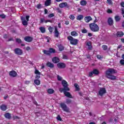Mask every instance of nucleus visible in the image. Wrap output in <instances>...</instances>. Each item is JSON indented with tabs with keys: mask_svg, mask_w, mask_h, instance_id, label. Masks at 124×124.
<instances>
[{
	"mask_svg": "<svg viewBox=\"0 0 124 124\" xmlns=\"http://www.w3.org/2000/svg\"><path fill=\"white\" fill-rule=\"evenodd\" d=\"M115 73H117V70L113 68H108L106 72V77L110 80H116V76L113 75V74Z\"/></svg>",
	"mask_w": 124,
	"mask_h": 124,
	"instance_id": "nucleus-1",
	"label": "nucleus"
},
{
	"mask_svg": "<svg viewBox=\"0 0 124 124\" xmlns=\"http://www.w3.org/2000/svg\"><path fill=\"white\" fill-rule=\"evenodd\" d=\"M89 27L91 31H93L94 32H96L99 31V27H98L97 24L94 23L90 24Z\"/></svg>",
	"mask_w": 124,
	"mask_h": 124,
	"instance_id": "nucleus-2",
	"label": "nucleus"
},
{
	"mask_svg": "<svg viewBox=\"0 0 124 124\" xmlns=\"http://www.w3.org/2000/svg\"><path fill=\"white\" fill-rule=\"evenodd\" d=\"M62 86L63 87V88H60L59 91L61 93H62L63 91L66 90V91H69V88H68V84H67V82L65 81V80H63L62 81Z\"/></svg>",
	"mask_w": 124,
	"mask_h": 124,
	"instance_id": "nucleus-3",
	"label": "nucleus"
},
{
	"mask_svg": "<svg viewBox=\"0 0 124 124\" xmlns=\"http://www.w3.org/2000/svg\"><path fill=\"white\" fill-rule=\"evenodd\" d=\"M67 39L70 41V44H72V45H77L78 44V39H75L71 36H68Z\"/></svg>",
	"mask_w": 124,
	"mask_h": 124,
	"instance_id": "nucleus-4",
	"label": "nucleus"
},
{
	"mask_svg": "<svg viewBox=\"0 0 124 124\" xmlns=\"http://www.w3.org/2000/svg\"><path fill=\"white\" fill-rule=\"evenodd\" d=\"M98 75L99 74V71L96 69H94L93 71L89 72V77H93V75Z\"/></svg>",
	"mask_w": 124,
	"mask_h": 124,
	"instance_id": "nucleus-5",
	"label": "nucleus"
},
{
	"mask_svg": "<svg viewBox=\"0 0 124 124\" xmlns=\"http://www.w3.org/2000/svg\"><path fill=\"white\" fill-rule=\"evenodd\" d=\"M60 106L64 112H69V108L64 103H62L60 104Z\"/></svg>",
	"mask_w": 124,
	"mask_h": 124,
	"instance_id": "nucleus-6",
	"label": "nucleus"
},
{
	"mask_svg": "<svg viewBox=\"0 0 124 124\" xmlns=\"http://www.w3.org/2000/svg\"><path fill=\"white\" fill-rule=\"evenodd\" d=\"M106 93V89L101 88L98 92V94L100 96H103V95Z\"/></svg>",
	"mask_w": 124,
	"mask_h": 124,
	"instance_id": "nucleus-7",
	"label": "nucleus"
},
{
	"mask_svg": "<svg viewBox=\"0 0 124 124\" xmlns=\"http://www.w3.org/2000/svg\"><path fill=\"white\" fill-rule=\"evenodd\" d=\"M69 90H63L62 92L64 94H65V96L67 97H69V98H72V95H71V94H70V93L67 92Z\"/></svg>",
	"mask_w": 124,
	"mask_h": 124,
	"instance_id": "nucleus-8",
	"label": "nucleus"
},
{
	"mask_svg": "<svg viewBox=\"0 0 124 124\" xmlns=\"http://www.w3.org/2000/svg\"><path fill=\"white\" fill-rule=\"evenodd\" d=\"M15 53L16 55H18L19 56H21L23 54V50L20 48H16L15 49Z\"/></svg>",
	"mask_w": 124,
	"mask_h": 124,
	"instance_id": "nucleus-9",
	"label": "nucleus"
},
{
	"mask_svg": "<svg viewBox=\"0 0 124 124\" xmlns=\"http://www.w3.org/2000/svg\"><path fill=\"white\" fill-rule=\"evenodd\" d=\"M54 36L55 37H59L60 35V32L58 30V27L57 26L54 27Z\"/></svg>",
	"mask_w": 124,
	"mask_h": 124,
	"instance_id": "nucleus-10",
	"label": "nucleus"
},
{
	"mask_svg": "<svg viewBox=\"0 0 124 124\" xmlns=\"http://www.w3.org/2000/svg\"><path fill=\"white\" fill-rule=\"evenodd\" d=\"M21 20L22 22V24L23 25V26H27L28 25V21L26 20V18H25V17L21 16Z\"/></svg>",
	"mask_w": 124,
	"mask_h": 124,
	"instance_id": "nucleus-11",
	"label": "nucleus"
},
{
	"mask_svg": "<svg viewBox=\"0 0 124 124\" xmlns=\"http://www.w3.org/2000/svg\"><path fill=\"white\" fill-rule=\"evenodd\" d=\"M9 75L11 77H16V76H17V72H16V71L14 70H12L11 71H10Z\"/></svg>",
	"mask_w": 124,
	"mask_h": 124,
	"instance_id": "nucleus-12",
	"label": "nucleus"
},
{
	"mask_svg": "<svg viewBox=\"0 0 124 124\" xmlns=\"http://www.w3.org/2000/svg\"><path fill=\"white\" fill-rule=\"evenodd\" d=\"M33 38L31 36H26L24 38L25 41H26V42H31L32 41Z\"/></svg>",
	"mask_w": 124,
	"mask_h": 124,
	"instance_id": "nucleus-13",
	"label": "nucleus"
},
{
	"mask_svg": "<svg viewBox=\"0 0 124 124\" xmlns=\"http://www.w3.org/2000/svg\"><path fill=\"white\" fill-rule=\"evenodd\" d=\"M59 7L61 8H63V7H68V5H67V2H62L59 4Z\"/></svg>",
	"mask_w": 124,
	"mask_h": 124,
	"instance_id": "nucleus-14",
	"label": "nucleus"
},
{
	"mask_svg": "<svg viewBox=\"0 0 124 124\" xmlns=\"http://www.w3.org/2000/svg\"><path fill=\"white\" fill-rule=\"evenodd\" d=\"M93 20V18L91 16H85L84 18V20L86 22V23H89L90 21H92Z\"/></svg>",
	"mask_w": 124,
	"mask_h": 124,
	"instance_id": "nucleus-15",
	"label": "nucleus"
},
{
	"mask_svg": "<svg viewBox=\"0 0 124 124\" xmlns=\"http://www.w3.org/2000/svg\"><path fill=\"white\" fill-rule=\"evenodd\" d=\"M57 66L59 68H64L65 67V64L64 63L60 62L57 64Z\"/></svg>",
	"mask_w": 124,
	"mask_h": 124,
	"instance_id": "nucleus-16",
	"label": "nucleus"
},
{
	"mask_svg": "<svg viewBox=\"0 0 124 124\" xmlns=\"http://www.w3.org/2000/svg\"><path fill=\"white\" fill-rule=\"evenodd\" d=\"M52 62L54 63H58V62H60V59L58 57H54L52 59Z\"/></svg>",
	"mask_w": 124,
	"mask_h": 124,
	"instance_id": "nucleus-17",
	"label": "nucleus"
},
{
	"mask_svg": "<svg viewBox=\"0 0 124 124\" xmlns=\"http://www.w3.org/2000/svg\"><path fill=\"white\" fill-rule=\"evenodd\" d=\"M86 45L88 46V50H92V49H93V46H92V43L91 42H87Z\"/></svg>",
	"mask_w": 124,
	"mask_h": 124,
	"instance_id": "nucleus-18",
	"label": "nucleus"
},
{
	"mask_svg": "<svg viewBox=\"0 0 124 124\" xmlns=\"http://www.w3.org/2000/svg\"><path fill=\"white\" fill-rule=\"evenodd\" d=\"M108 23L109 26H112L113 24V19L111 17L108 18Z\"/></svg>",
	"mask_w": 124,
	"mask_h": 124,
	"instance_id": "nucleus-19",
	"label": "nucleus"
},
{
	"mask_svg": "<svg viewBox=\"0 0 124 124\" xmlns=\"http://www.w3.org/2000/svg\"><path fill=\"white\" fill-rule=\"evenodd\" d=\"M0 108L2 111H5L7 109V107L5 105L2 104L0 106Z\"/></svg>",
	"mask_w": 124,
	"mask_h": 124,
	"instance_id": "nucleus-20",
	"label": "nucleus"
},
{
	"mask_svg": "<svg viewBox=\"0 0 124 124\" xmlns=\"http://www.w3.org/2000/svg\"><path fill=\"white\" fill-rule=\"evenodd\" d=\"M51 0H46V1L45 2V6H49L51 5Z\"/></svg>",
	"mask_w": 124,
	"mask_h": 124,
	"instance_id": "nucleus-21",
	"label": "nucleus"
},
{
	"mask_svg": "<svg viewBox=\"0 0 124 124\" xmlns=\"http://www.w3.org/2000/svg\"><path fill=\"white\" fill-rule=\"evenodd\" d=\"M46 66L50 67V68H53V67H54V64L51 63L50 62H47L46 63Z\"/></svg>",
	"mask_w": 124,
	"mask_h": 124,
	"instance_id": "nucleus-22",
	"label": "nucleus"
},
{
	"mask_svg": "<svg viewBox=\"0 0 124 124\" xmlns=\"http://www.w3.org/2000/svg\"><path fill=\"white\" fill-rule=\"evenodd\" d=\"M80 5H82V6H85L87 5V1L85 0H82L80 2Z\"/></svg>",
	"mask_w": 124,
	"mask_h": 124,
	"instance_id": "nucleus-23",
	"label": "nucleus"
},
{
	"mask_svg": "<svg viewBox=\"0 0 124 124\" xmlns=\"http://www.w3.org/2000/svg\"><path fill=\"white\" fill-rule=\"evenodd\" d=\"M84 18V16L82 15H79L78 16L77 20L78 21H81Z\"/></svg>",
	"mask_w": 124,
	"mask_h": 124,
	"instance_id": "nucleus-24",
	"label": "nucleus"
},
{
	"mask_svg": "<svg viewBox=\"0 0 124 124\" xmlns=\"http://www.w3.org/2000/svg\"><path fill=\"white\" fill-rule=\"evenodd\" d=\"M124 32L118 31L117 33V36L118 37H122V36H124Z\"/></svg>",
	"mask_w": 124,
	"mask_h": 124,
	"instance_id": "nucleus-25",
	"label": "nucleus"
},
{
	"mask_svg": "<svg viewBox=\"0 0 124 124\" xmlns=\"http://www.w3.org/2000/svg\"><path fill=\"white\" fill-rule=\"evenodd\" d=\"M71 35L72 36H78V33L76 31L71 32Z\"/></svg>",
	"mask_w": 124,
	"mask_h": 124,
	"instance_id": "nucleus-26",
	"label": "nucleus"
},
{
	"mask_svg": "<svg viewBox=\"0 0 124 124\" xmlns=\"http://www.w3.org/2000/svg\"><path fill=\"white\" fill-rule=\"evenodd\" d=\"M4 117H6V119H11V115L9 113L5 114Z\"/></svg>",
	"mask_w": 124,
	"mask_h": 124,
	"instance_id": "nucleus-27",
	"label": "nucleus"
},
{
	"mask_svg": "<svg viewBox=\"0 0 124 124\" xmlns=\"http://www.w3.org/2000/svg\"><path fill=\"white\" fill-rule=\"evenodd\" d=\"M39 30L41 31V32H42V33H45L46 29L45 27H41L39 28Z\"/></svg>",
	"mask_w": 124,
	"mask_h": 124,
	"instance_id": "nucleus-28",
	"label": "nucleus"
},
{
	"mask_svg": "<svg viewBox=\"0 0 124 124\" xmlns=\"http://www.w3.org/2000/svg\"><path fill=\"white\" fill-rule=\"evenodd\" d=\"M34 83L37 86H39V85H40V80H39L38 79H35L34 80Z\"/></svg>",
	"mask_w": 124,
	"mask_h": 124,
	"instance_id": "nucleus-29",
	"label": "nucleus"
},
{
	"mask_svg": "<svg viewBox=\"0 0 124 124\" xmlns=\"http://www.w3.org/2000/svg\"><path fill=\"white\" fill-rule=\"evenodd\" d=\"M114 19L116 22H119L121 20V17H120V16H116L114 17Z\"/></svg>",
	"mask_w": 124,
	"mask_h": 124,
	"instance_id": "nucleus-30",
	"label": "nucleus"
},
{
	"mask_svg": "<svg viewBox=\"0 0 124 124\" xmlns=\"http://www.w3.org/2000/svg\"><path fill=\"white\" fill-rule=\"evenodd\" d=\"M54 92V91L52 89H49L47 90L48 93H49V94H52V93Z\"/></svg>",
	"mask_w": 124,
	"mask_h": 124,
	"instance_id": "nucleus-31",
	"label": "nucleus"
},
{
	"mask_svg": "<svg viewBox=\"0 0 124 124\" xmlns=\"http://www.w3.org/2000/svg\"><path fill=\"white\" fill-rule=\"evenodd\" d=\"M16 43H18V44H21V43H22V40H21V39L20 38H16Z\"/></svg>",
	"mask_w": 124,
	"mask_h": 124,
	"instance_id": "nucleus-32",
	"label": "nucleus"
},
{
	"mask_svg": "<svg viewBox=\"0 0 124 124\" xmlns=\"http://www.w3.org/2000/svg\"><path fill=\"white\" fill-rule=\"evenodd\" d=\"M75 88H76V90L78 91L80 89L79 88V85L77 83L74 84Z\"/></svg>",
	"mask_w": 124,
	"mask_h": 124,
	"instance_id": "nucleus-33",
	"label": "nucleus"
},
{
	"mask_svg": "<svg viewBox=\"0 0 124 124\" xmlns=\"http://www.w3.org/2000/svg\"><path fill=\"white\" fill-rule=\"evenodd\" d=\"M49 53L50 54H52V53H56V50H55V49L54 48H49Z\"/></svg>",
	"mask_w": 124,
	"mask_h": 124,
	"instance_id": "nucleus-34",
	"label": "nucleus"
},
{
	"mask_svg": "<svg viewBox=\"0 0 124 124\" xmlns=\"http://www.w3.org/2000/svg\"><path fill=\"white\" fill-rule=\"evenodd\" d=\"M59 51H62L64 50V48L63 47V46H62L61 45H60L58 46Z\"/></svg>",
	"mask_w": 124,
	"mask_h": 124,
	"instance_id": "nucleus-35",
	"label": "nucleus"
},
{
	"mask_svg": "<svg viewBox=\"0 0 124 124\" xmlns=\"http://www.w3.org/2000/svg\"><path fill=\"white\" fill-rule=\"evenodd\" d=\"M44 53L46 55H48L51 54V53H50L49 50H44Z\"/></svg>",
	"mask_w": 124,
	"mask_h": 124,
	"instance_id": "nucleus-36",
	"label": "nucleus"
},
{
	"mask_svg": "<svg viewBox=\"0 0 124 124\" xmlns=\"http://www.w3.org/2000/svg\"><path fill=\"white\" fill-rule=\"evenodd\" d=\"M102 48H103V50H104V51H106V50H107L108 49V46H107L104 45L102 46Z\"/></svg>",
	"mask_w": 124,
	"mask_h": 124,
	"instance_id": "nucleus-37",
	"label": "nucleus"
},
{
	"mask_svg": "<svg viewBox=\"0 0 124 124\" xmlns=\"http://www.w3.org/2000/svg\"><path fill=\"white\" fill-rule=\"evenodd\" d=\"M46 20H45V18H40V24H43V23H44V22H45V23H46Z\"/></svg>",
	"mask_w": 124,
	"mask_h": 124,
	"instance_id": "nucleus-38",
	"label": "nucleus"
},
{
	"mask_svg": "<svg viewBox=\"0 0 124 124\" xmlns=\"http://www.w3.org/2000/svg\"><path fill=\"white\" fill-rule=\"evenodd\" d=\"M53 30H54V28L49 26L48 28V31H49V32H50L51 33H52V32H53Z\"/></svg>",
	"mask_w": 124,
	"mask_h": 124,
	"instance_id": "nucleus-39",
	"label": "nucleus"
},
{
	"mask_svg": "<svg viewBox=\"0 0 124 124\" xmlns=\"http://www.w3.org/2000/svg\"><path fill=\"white\" fill-rule=\"evenodd\" d=\"M53 17H55V14H50L48 15V18H53Z\"/></svg>",
	"mask_w": 124,
	"mask_h": 124,
	"instance_id": "nucleus-40",
	"label": "nucleus"
},
{
	"mask_svg": "<svg viewBox=\"0 0 124 124\" xmlns=\"http://www.w3.org/2000/svg\"><path fill=\"white\" fill-rule=\"evenodd\" d=\"M69 18L71 20H74L75 19V16L73 15H71L69 16Z\"/></svg>",
	"mask_w": 124,
	"mask_h": 124,
	"instance_id": "nucleus-41",
	"label": "nucleus"
},
{
	"mask_svg": "<svg viewBox=\"0 0 124 124\" xmlns=\"http://www.w3.org/2000/svg\"><path fill=\"white\" fill-rule=\"evenodd\" d=\"M81 32L82 33H87V32H88V30H87L86 29H83L81 30Z\"/></svg>",
	"mask_w": 124,
	"mask_h": 124,
	"instance_id": "nucleus-42",
	"label": "nucleus"
},
{
	"mask_svg": "<svg viewBox=\"0 0 124 124\" xmlns=\"http://www.w3.org/2000/svg\"><path fill=\"white\" fill-rule=\"evenodd\" d=\"M35 74L40 75L41 73L38 70H35Z\"/></svg>",
	"mask_w": 124,
	"mask_h": 124,
	"instance_id": "nucleus-43",
	"label": "nucleus"
},
{
	"mask_svg": "<svg viewBox=\"0 0 124 124\" xmlns=\"http://www.w3.org/2000/svg\"><path fill=\"white\" fill-rule=\"evenodd\" d=\"M66 102L67 104H70V103H71V100L69 99H67L66 100Z\"/></svg>",
	"mask_w": 124,
	"mask_h": 124,
	"instance_id": "nucleus-44",
	"label": "nucleus"
},
{
	"mask_svg": "<svg viewBox=\"0 0 124 124\" xmlns=\"http://www.w3.org/2000/svg\"><path fill=\"white\" fill-rule=\"evenodd\" d=\"M57 79L58 81H62V78L60 76H57Z\"/></svg>",
	"mask_w": 124,
	"mask_h": 124,
	"instance_id": "nucleus-45",
	"label": "nucleus"
},
{
	"mask_svg": "<svg viewBox=\"0 0 124 124\" xmlns=\"http://www.w3.org/2000/svg\"><path fill=\"white\" fill-rule=\"evenodd\" d=\"M46 39L47 42H50V40H51V38H50L48 36H46Z\"/></svg>",
	"mask_w": 124,
	"mask_h": 124,
	"instance_id": "nucleus-46",
	"label": "nucleus"
},
{
	"mask_svg": "<svg viewBox=\"0 0 124 124\" xmlns=\"http://www.w3.org/2000/svg\"><path fill=\"white\" fill-rule=\"evenodd\" d=\"M57 119L58 121H62V118L61 117V116L60 115H58Z\"/></svg>",
	"mask_w": 124,
	"mask_h": 124,
	"instance_id": "nucleus-47",
	"label": "nucleus"
},
{
	"mask_svg": "<svg viewBox=\"0 0 124 124\" xmlns=\"http://www.w3.org/2000/svg\"><path fill=\"white\" fill-rule=\"evenodd\" d=\"M63 59L64 60H67L68 59V57L66 55H63Z\"/></svg>",
	"mask_w": 124,
	"mask_h": 124,
	"instance_id": "nucleus-48",
	"label": "nucleus"
},
{
	"mask_svg": "<svg viewBox=\"0 0 124 124\" xmlns=\"http://www.w3.org/2000/svg\"><path fill=\"white\" fill-rule=\"evenodd\" d=\"M120 63H121V64H122V65L124 64V59L120 60Z\"/></svg>",
	"mask_w": 124,
	"mask_h": 124,
	"instance_id": "nucleus-49",
	"label": "nucleus"
},
{
	"mask_svg": "<svg viewBox=\"0 0 124 124\" xmlns=\"http://www.w3.org/2000/svg\"><path fill=\"white\" fill-rule=\"evenodd\" d=\"M26 20L27 21V22H29V19H30V16H26Z\"/></svg>",
	"mask_w": 124,
	"mask_h": 124,
	"instance_id": "nucleus-50",
	"label": "nucleus"
},
{
	"mask_svg": "<svg viewBox=\"0 0 124 124\" xmlns=\"http://www.w3.org/2000/svg\"><path fill=\"white\" fill-rule=\"evenodd\" d=\"M37 8H38V9H40V8H41V4L37 5Z\"/></svg>",
	"mask_w": 124,
	"mask_h": 124,
	"instance_id": "nucleus-51",
	"label": "nucleus"
},
{
	"mask_svg": "<svg viewBox=\"0 0 124 124\" xmlns=\"http://www.w3.org/2000/svg\"><path fill=\"white\" fill-rule=\"evenodd\" d=\"M35 78L36 79H39V78H40V75H36Z\"/></svg>",
	"mask_w": 124,
	"mask_h": 124,
	"instance_id": "nucleus-52",
	"label": "nucleus"
},
{
	"mask_svg": "<svg viewBox=\"0 0 124 124\" xmlns=\"http://www.w3.org/2000/svg\"><path fill=\"white\" fill-rule=\"evenodd\" d=\"M48 22H49V23H53V20H46V23H48Z\"/></svg>",
	"mask_w": 124,
	"mask_h": 124,
	"instance_id": "nucleus-53",
	"label": "nucleus"
},
{
	"mask_svg": "<svg viewBox=\"0 0 124 124\" xmlns=\"http://www.w3.org/2000/svg\"><path fill=\"white\" fill-rule=\"evenodd\" d=\"M0 17H1V18H2V19H4V18H5V15H0Z\"/></svg>",
	"mask_w": 124,
	"mask_h": 124,
	"instance_id": "nucleus-54",
	"label": "nucleus"
},
{
	"mask_svg": "<svg viewBox=\"0 0 124 124\" xmlns=\"http://www.w3.org/2000/svg\"><path fill=\"white\" fill-rule=\"evenodd\" d=\"M30 83H31V81H25V83L26 85H29V84H30Z\"/></svg>",
	"mask_w": 124,
	"mask_h": 124,
	"instance_id": "nucleus-55",
	"label": "nucleus"
},
{
	"mask_svg": "<svg viewBox=\"0 0 124 124\" xmlns=\"http://www.w3.org/2000/svg\"><path fill=\"white\" fill-rule=\"evenodd\" d=\"M96 57H97V58L99 60H100V59H102L101 56H100V55H97Z\"/></svg>",
	"mask_w": 124,
	"mask_h": 124,
	"instance_id": "nucleus-56",
	"label": "nucleus"
},
{
	"mask_svg": "<svg viewBox=\"0 0 124 124\" xmlns=\"http://www.w3.org/2000/svg\"><path fill=\"white\" fill-rule=\"evenodd\" d=\"M120 5H121L122 7H124V2H122L121 3Z\"/></svg>",
	"mask_w": 124,
	"mask_h": 124,
	"instance_id": "nucleus-57",
	"label": "nucleus"
},
{
	"mask_svg": "<svg viewBox=\"0 0 124 124\" xmlns=\"http://www.w3.org/2000/svg\"><path fill=\"white\" fill-rule=\"evenodd\" d=\"M121 11H122V14L124 15V8H121Z\"/></svg>",
	"mask_w": 124,
	"mask_h": 124,
	"instance_id": "nucleus-58",
	"label": "nucleus"
},
{
	"mask_svg": "<svg viewBox=\"0 0 124 124\" xmlns=\"http://www.w3.org/2000/svg\"><path fill=\"white\" fill-rule=\"evenodd\" d=\"M107 12L108 13H112V10H110L109 9L108 10Z\"/></svg>",
	"mask_w": 124,
	"mask_h": 124,
	"instance_id": "nucleus-59",
	"label": "nucleus"
},
{
	"mask_svg": "<svg viewBox=\"0 0 124 124\" xmlns=\"http://www.w3.org/2000/svg\"><path fill=\"white\" fill-rule=\"evenodd\" d=\"M26 50L27 51H30V50H31V47L30 46H27L26 47Z\"/></svg>",
	"mask_w": 124,
	"mask_h": 124,
	"instance_id": "nucleus-60",
	"label": "nucleus"
},
{
	"mask_svg": "<svg viewBox=\"0 0 124 124\" xmlns=\"http://www.w3.org/2000/svg\"><path fill=\"white\" fill-rule=\"evenodd\" d=\"M107 2L108 3H109V4H111L112 1L111 0H107Z\"/></svg>",
	"mask_w": 124,
	"mask_h": 124,
	"instance_id": "nucleus-61",
	"label": "nucleus"
},
{
	"mask_svg": "<svg viewBox=\"0 0 124 124\" xmlns=\"http://www.w3.org/2000/svg\"><path fill=\"white\" fill-rule=\"evenodd\" d=\"M47 13H48V10H47L46 9H45V14H47Z\"/></svg>",
	"mask_w": 124,
	"mask_h": 124,
	"instance_id": "nucleus-62",
	"label": "nucleus"
},
{
	"mask_svg": "<svg viewBox=\"0 0 124 124\" xmlns=\"http://www.w3.org/2000/svg\"><path fill=\"white\" fill-rule=\"evenodd\" d=\"M57 12L58 13H62V10H61L60 9H57Z\"/></svg>",
	"mask_w": 124,
	"mask_h": 124,
	"instance_id": "nucleus-63",
	"label": "nucleus"
},
{
	"mask_svg": "<svg viewBox=\"0 0 124 124\" xmlns=\"http://www.w3.org/2000/svg\"><path fill=\"white\" fill-rule=\"evenodd\" d=\"M8 41H13V38H11L8 40Z\"/></svg>",
	"mask_w": 124,
	"mask_h": 124,
	"instance_id": "nucleus-64",
	"label": "nucleus"
}]
</instances>
